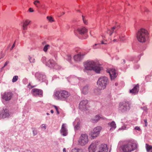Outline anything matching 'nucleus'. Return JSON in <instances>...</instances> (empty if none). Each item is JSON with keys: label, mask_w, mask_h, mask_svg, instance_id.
<instances>
[{"label": "nucleus", "mask_w": 152, "mask_h": 152, "mask_svg": "<svg viewBox=\"0 0 152 152\" xmlns=\"http://www.w3.org/2000/svg\"><path fill=\"white\" fill-rule=\"evenodd\" d=\"M137 148V144L134 140L129 141L121 146L124 152H131L136 150Z\"/></svg>", "instance_id": "1"}, {"label": "nucleus", "mask_w": 152, "mask_h": 152, "mask_svg": "<svg viewBox=\"0 0 152 152\" xmlns=\"http://www.w3.org/2000/svg\"><path fill=\"white\" fill-rule=\"evenodd\" d=\"M148 34V31L144 28L140 29L137 32L136 37L138 41L143 42L146 41Z\"/></svg>", "instance_id": "2"}, {"label": "nucleus", "mask_w": 152, "mask_h": 152, "mask_svg": "<svg viewBox=\"0 0 152 152\" xmlns=\"http://www.w3.org/2000/svg\"><path fill=\"white\" fill-rule=\"evenodd\" d=\"M54 95L57 99L63 101L66 100L70 95L69 93L65 90L57 91Z\"/></svg>", "instance_id": "3"}, {"label": "nucleus", "mask_w": 152, "mask_h": 152, "mask_svg": "<svg viewBox=\"0 0 152 152\" xmlns=\"http://www.w3.org/2000/svg\"><path fill=\"white\" fill-rule=\"evenodd\" d=\"M108 83V79L107 77L105 76L101 77L97 82L98 89L100 90L104 89Z\"/></svg>", "instance_id": "4"}, {"label": "nucleus", "mask_w": 152, "mask_h": 152, "mask_svg": "<svg viewBox=\"0 0 152 152\" xmlns=\"http://www.w3.org/2000/svg\"><path fill=\"white\" fill-rule=\"evenodd\" d=\"M131 103L127 101H124L119 104L118 109L122 113H125L129 110L130 108Z\"/></svg>", "instance_id": "5"}, {"label": "nucleus", "mask_w": 152, "mask_h": 152, "mask_svg": "<svg viewBox=\"0 0 152 152\" xmlns=\"http://www.w3.org/2000/svg\"><path fill=\"white\" fill-rule=\"evenodd\" d=\"M95 65H96V62H95L93 61H86L84 63V70H92Z\"/></svg>", "instance_id": "6"}, {"label": "nucleus", "mask_w": 152, "mask_h": 152, "mask_svg": "<svg viewBox=\"0 0 152 152\" xmlns=\"http://www.w3.org/2000/svg\"><path fill=\"white\" fill-rule=\"evenodd\" d=\"M88 142V137L86 134H82L78 140L80 145L84 146L87 144Z\"/></svg>", "instance_id": "7"}, {"label": "nucleus", "mask_w": 152, "mask_h": 152, "mask_svg": "<svg viewBox=\"0 0 152 152\" xmlns=\"http://www.w3.org/2000/svg\"><path fill=\"white\" fill-rule=\"evenodd\" d=\"M13 94L11 92H5L2 94V98L6 101L10 100L12 97Z\"/></svg>", "instance_id": "8"}, {"label": "nucleus", "mask_w": 152, "mask_h": 152, "mask_svg": "<svg viewBox=\"0 0 152 152\" xmlns=\"http://www.w3.org/2000/svg\"><path fill=\"white\" fill-rule=\"evenodd\" d=\"M88 101L84 100L81 101L79 104V108L82 111H86L88 109Z\"/></svg>", "instance_id": "9"}, {"label": "nucleus", "mask_w": 152, "mask_h": 152, "mask_svg": "<svg viewBox=\"0 0 152 152\" xmlns=\"http://www.w3.org/2000/svg\"><path fill=\"white\" fill-rule=\"evenodd\" d=\"M9 116V111L7 109L4 108L0 109V117L5 118Z\"/></svg>", "instance_id": "10"}, {"label": "nucleus", "mask_w": 152, "mask_h": 152, "mask_svg": "<svg viewBox=\"0 0 152 152\" xmlns=\"http://www.w3.org/2000/svg\"><path fill=\"white\" fill-rule=\"evenodd\" d=\"M107 71L109 74L112 80L114 79L117 76L115 69H108L107 70Z\"/></svg>", "instance_id": "11"}, {"label": "nucleus", "mask_w": 152, "mask_h": 152, "mask_svg": "<svg viewBox=\"0 0 152 152\" xmlns=\"http://www.w3.org/2000/svg\"><path fill=\"white\" fill-rule=\"evenodd\" d=\"M60 132L63 136H66L68 134V130L66 127V125L65 124H63L61 126Z\"/></svg>", "instance_id": "12"}, {"label": "nucleus", "mask_w": 152, "mask_h": 152, "mask_svg": "<svg viewBox=\"0 0 152 152\" xmlns=\"http://www.w3.org/2000/svg\"><path fill=\"white\" fill-rule=\"evenodd\" d=\"M77 32L81 35H84L88 32V29L84 26L78 28L77 29Z\"/></svg>", "instance_id": "13"}, {"label": "nucleus", "mask_w": 152, "mask_h": 152, "mask_svg": "<svg viewBox=\"0 0 152 152\" xmlns=\"http://www.w3.org/2000/svg\"><path fill=\"white\" fill-rule=\"evenodd\" d=\"M32 94L34 96H37V95L42 96L43 91L39 89L34 88L31 91Z\"/></svg>", "instance_id": "14"}, {"label": "nucleus", "mask_w": 152, "mask_h": 152, "mask_svg": "<svg viewBox=\"0 0 152 152\" xmlns=\"http://www.w3.org/2000/svg\"><path fill=\"white\" fill-rule=\"evenodd\" d=\"M98 144L96 142L92 143L88 148L89 152H94L96 150Z\"/></svg>", "instance_id": "15"}, {"label": "nucleus", "mask_w": 152, "mask_h": 152, "mask_svg": "<svg viewBox=\"0 0 152 152\" xmlns=\"http://www.w3.org/2000/svg\"><path fill=\"white\" fill-rule=\"evenodd\" d=\"M107 145L106 144H102L100 145L98 152H107Z\"/></svg>", "instance_id": "16"}, {"label": "nucleus", "mask_w": 152, "mask_h": 152, "mask_svg": "<svg viewBox=\"0 0 152 152\" xmlns=\"http://www.w3.org/2000/svg\"><path fill=\"white\" fill-rule=\"evenodd\" d=\"M139 91V85L138 84L136 85L133 88L130 90V92L131 93L135 94H137Z\"/></svg>", "instance_id": "17"}, {"label": "nucleus", "mask_w": 152, "mask_h": 152, "mask_svg": "<svg viewBox=\"0 0 152 152\" xmlns=\"http://www.w3.org/2000/svg\"><path fill=\"white\" fill-rule=\"evenodd\" d=\"M105 119V118L103 117L96 115L91 119V121L93 123H97L100 119L104 120Z\"/></svg>", "instance_id": "18"}, {"label": "nucleus", "mask_w": 152, "mask_h": 152, "mask_svg": "<svg viewBox=\"0 0 152 152\" xmlns=\"http://www.w3.org/2000/svg\"><path fill=\"white\" fill-rule=\"evenodd\" d=\"M56 64V63L52 59H50L46 63L47 66L50 67H54Z\"/></svg>", "instance_id": "19"}, {"label": "nucleus", "mask_w": 152, "mask_h": 152, "mask_svg": "<svg viewBox=\"0 0 152 152\" xmlns=\"http://www.w3.org/2000/svg\"><path fill=\"white\" fill-rule=\"evenodd\" d=\"M89 88L88 85L84 86L82 89V93L84 94H87L89 91Z\"/></svg>", "instance_id": "20"}, {"label": "nucleus", "mask_w": 152, "mask_h": 152, "mask_svg": "<svg viewBox=\"0 0 152 152\" xmlns=\"http://www.w3.org/2000/svg\"><path fill=\"white\" fill-rule=\"evenodd\" d=\"M84 55L83 54H78L74 56L75 60L76 61H81L83 58Z\"/></svg>", "instance_id": "21"}, {"label": "nucleus", "mask_w": 152, "mask_h": 152, "mask_svg": "<svg viewBox=\"0 0 152 152\" xmlns=\"http://www.w3.org/2000/svg\"><path fill=\"white\" fill-rule=\"evenodd\" d=\"M30 21L28 20H26L23 21V29L25 30L27 29V26L28 25Z\"/></svg>", "instance_id": "22"}, {"label": "nucleus", "mask_w": 152, "mask_h": 152, "mask_svg": "<svg viewBox=\"0 0 152 152\" xmlns=\"http://www.w3.org/2000/svg\"><path fill=\"white\" fill-rule=\"evenodd\" d=\"M35 76L36 77L39 81L42 80L45 78V76L39 73H37L36 74Z\"/></svg>", "instance_id": "23"}, {"label": "nucleus", "mask_w": 152, "mask_h": 152, "mask_svg": "<svg viewBox=\"0 0 152 152\" xmlns=\"http://www.w3.org/2000/svg\"><path fill=\"white\" fill-rule=\"evenodd\" d=\"M99 135L98 133L94 131V129L90 133V135L93 139L97 137Z\"/></svg>", "instance_id": "24"}, {"label": "nucleus", "mask_w": 152, "mask_h": 152, "mask_svg": "<svg viewBox=\"0 0 152 152\" xmlns=\"http://www.w3.org/2000/svg\"><path fill=\"white\" fill-rule=\"evenodd\" d=\"M97 64L96 63V65H95L94 66L92 70L95 71L97 73H99L101 70V68L99 66H97Z\"/></svg>", "instance_id": "25"}, {"label": "nucleus", "mask_w": 152, "mask_h": 152, "mask_svg": "<svg viewBox=\"0 0 152 152\" xmlns=\"http://www.w3.org/2000/svg\"><path fill=\"white\" fill-rule=\"evenodd\" d=\"M145 148L147 152H152V146L147 144H145Z\"/></svg>", "instance_id": "26"}, {"label": "nucleus", "mask_w": 152, "mask_h": 152, "mask_svg": "<svg viewBox=\"0 0 152 152\" xmlns=\"http://www.w3.org/2000/svg\"><path fill=\"white\" fill-rule=\"evenodd\" d=\"M108 125L111 127V128L110 129V130H111L112 129H115L116 127V124L114 121H112L111 123H109Z\"/></svg>", "instance_id": "27"}, {"label": "nucleus", "mask_w": 152, "mask_h": 152, "mask_svg": "<svg viewBox=\"0 0 152 152\" xmlns=\"http://www.w3.org/2000/svg\"><path fill=\"white\" fill-rule=\"evenodd\" d=\"M102 129V127L101 126H99L95 127L94 130V131H96L99 134L100 133Z\"/></svg>", "instance_id": "28"}, {"label": "nucleus", "mask_w": 152, "mask_h": 152, "mask_svg": "<svg viewBox=\"0 0 152 152\" xmlns=\"http://www.w3.org/2000/svg\"><path fill=\"white\" fill-rule=\"evenodd\" d=\"M81 125V122L80 121L77 122V124L75 126L74 128L75 130H78L80 128Z\"/></svg>", "instance_id": "29"}, {"label": "nucleus", "mask_w": 152, "mask_h": 152, "mask_svg": "<svg viewBox=\"0 0 152 152\" xmlns=\"http://www.w3.org/2000/svg\"><path fill=\"white\" fill-rule=\"evenodd\" d=\"M116 28L115 26H114L112 27V30H107V32L108 34H109L110 36H111L112 35L113 33L114 32V30Z\"/></svg>", "instance_id": "30"}, {"label": "nucleus", "mask_w": 152, "mask_h": 152, "mask_svg": "<svg viewBox=\"0 0 152 152\" xmlns=\"http://www.w3.org/2000/svg\"><path fill=\"white\" fill-rule=\"evenodd\" d=\"M28 59L30 63H34L35 62V58L30 56H28Z\"/></svg>", "instance_id": "31"}, {"label": "nucleus", "mask_w": 152, "mask_h": 152, "mask_svg": "<svg viewBox=\"0 0 152 152\" xmlns=\"http://www.w3.org/2000/svg\"><path fill=\"white\" fill-rule=\"evenodd\" d=\"M71 152H82V151L79 149L75 148L72 150Z\"/></svg>", "instance_id": "32"}, {"label": "nucleus", "mask_w": 152, "mask_h": 152, "mask_svg": "<svg viewBox=\"0 0 152 152\" xmlns=\"http://www.w3.org/2000/svg\"><path fill=\"white\" fill-rule=\"evenodd\" d=\"M33 3L37 7H38V4H40V1L38 0H36L34 1Z\"/></svg>", "instance_id": "33"}, {"label": "nucleus", "mask_w": 152, "mask_h": 152, "mask_svg": "<svg viewBox=\"0 0 152 152\" xmlns=\"http://www.w3.org/2000/svg\"><path fill=\"white\" fill-rule=\"evenodd\" d=\"M18 76H15L13 77L12 79V82H16L18 80Z\"/></svg>", "instance_id": "34"}, {"label": "nucleus", "mask_w": 152, "mask_h": 152, "mask_svg": "<svg viewBox=\"0 0 152 152\" xmlns=\"http://www.w3.org/2000/svg\"><path fill=\"white\" fill-rule=\"evenodd\" d=\"M50 46L48 45H45L43 48V50L45 52H46L47 51L48 48Z\"/></svg>", "instance_id": "35"}, {"label": "nucleus", "mask_w": 152, "mask_h": 152, "mask_svg": "<svg viewBox=\"0 0 152 152\" xmlns=\"http://www.w3.org/2000/svg\"><path fill=\"white\" fill-rule=\"evenodd\" d=\"M47 18L50 22H52L53 21V19L52 17L50 16H47Z\"/></svg>", "instance_id": "36"}, {"label": "nucleus", "mask_w": 152, "mask_h": 152, "mask_svg": "<svg viewBox=\"0 0 152 152\" xmlns=\"http://www.w3.org/2000/svg\"><path fill=\"white\" fill-rule=\"evenodd\" d=\"M46 125L45 124H43L41 125V128L42 130H45L46 129Z\"/></svg>", "instance_id": "37"}, {"label": "nucleus", "mask_w": 152, "mask_h": 152, "mask_svg": "<svg viewBox=\"0 0 152 152\" xmlns=\"http://www.w3.org/2000/svg\"><path fill=\"white\" fill-rule=\"evenodd\" d=\"M97 45L99 46L100 45V44L99 43V44H95L94 45H93L92 46L93 48L95 49H96L97 48H98L99 46H98L97 47H96V46H97Z\"/></svg>", "instance_id": "38"}, {"label": "nucleus", "mask_w": 152, "mask_h": 152, "mask_svg": "<svg viewBox=\"0 0 152 152\" xmlns=\"http://www.w3.org/2000/svg\"><path fill=\"white\" fill-rule=\"evenodd\" d=\"M126 126L125 125H124L121 127V128H120L119 129V130H125L126 129Z\"/></svg>", "instance_id": "39"}, {"label": "nucleus", "mask_w": 152, "mask_h": 152, "mask_svg": "<svg viewBox=\"0 0 152 152\" xmlns=\"http://www.w3.org/2000/svg\"><path fill=\"white\" fill-rule=\"evenodd\" d=\"M82 18H83V21L84 23L86 24H87V21L86 20L85 17L83 16H82Z\"/></svg>", "instance_id": "40"}, {"label": "nucleus", "mask_w": 152, "mask_h": 152, "mask_svg": "<svg viewBox=\"0 0 152 152\" xmlns=\"http://www.w3.org/2000/svg\"><path fill=\"white\" fill-rule=\"evenodd\" d=\"M54 107H55V109H56V111L57 112V113L58 114H59V112L58 111V107L56 106H54Z\"/></svg>", "instance_id": "41"}, {"label": "nucleus", "mask_w": 152, "mask_h": 152, "mask_svg": "<svg viewBox=\"0 0 152 152\" xmlns=\"http://www.w3.org/2000/svg\"><path fill=\"white\" fill-rule=\"evenodd\" d=\"M42 8L43 10H46L47 8V7H46L45 4L43 5L42 6Z\"/></svg>", "instance_id": "42"}, {"label": "nucleus", "mask_w": 152, "mask_h": 152, "mask_svg": "<svg viewBox=\"0 0 152 152\" xmlns=\"http://www.w3.org/2000/svg\"><path fill=\"white\" fill-rule=\"evenodd\" d=\"M144 122L145 123V127L147 126V125H148V123H147V119H144Z\"/></svg>", "instance_id": "43"}, {"label": "nucleus", "mask_w": 152, "mask_h": 152, "mask_svg": "<svg viewBox=\"0 0 152 152\" xmlns=\"http://www.w3.org/2000/svg\"><path fill=\"white\" fill-rule=\"evenodd\" d=\"M134 129H135V130H138L139 131H140L141 130V129L140 128V127H139V126H136L135 127Z\"/></svg>", "instance_id": "44"}, {"label": "nucleus", "mask_w": 152, "mask_h": 152, "mask_svg": "<svg viewBox=\"0 0 152 152\" xmlns=\"http://www.w3.org/2000/svg\"><path fill=\"white\" fill-rule=\"evenodd\" d=\"M9 63V61H7L4 64V66L2 67V68L6 66L7 64Z\"/></svg>", "instance_id": "45"}, {"label": "nucleus", "mask_w": 152, "mask_h": 152, "mask_svg": "<svg viewBox=\"0 0 152 152\" xmlns=\"http://www.w3.org/2000/svg\"><path fill=\"white\" fill-rule=\"evenodd\" d=\"M29 10L30 12H33L34 11V10L31 8H29Z\"/></svg>", "instance_id": "46"}, {"label": "nucleus", "mask_w": 152, "mask_h": 152, "mask_svg": "<svg viewBox=\"0 0 152 152\" xmlns=\"http://www.w3.org/2000/svg\"><path fill=\"white\" fill-rule=\"evenodd\" d=\"M15 42L13 44V45H12V47L11 48V50H12V49H13V48H14V47H15Z\"/></svg>", "instance_id": "47"}, {"label": "nucleus", "mask_w": 152, "mask_h": 152, "mask_svg": "<svg viewBox=\"0 0 152 152\" xmlns=\"http://www.w3.org/2000/svg\"><path fill=\"white\" fill-rule=\"evenodd\" d=\"M33 134H34V135H35L37 134V132L36 131H33Z\"/></svg>", "instance_id": "48"}, {"label": "nucleus", "mask_w": 152, "mask_h": 152, "mask_svg": "<svg viewBox=\"0 0 152 152\" xmlns=\"http://www.w3.org/2000/svg\"><path fill=\"white\" fill-rule=\"evenodd\" d=\"M71 59V57L70 56H68V60L69 61H70Z\"/></svg>", "instance_id": "49"}, {"label": "nucleus", "mask_w": 152, "mask_h": 152, "mask_svg": "<svg viewBox=\"0 0 152 152\" xmlns=\"http://www.w3.org/2000/svg\"><path fill=\"white\" fill-rule=\"evenodd\" d=\"M124 36H121L119 37V38L120 39H122L123 40V39L124 38Z\"/></svg>", "instance_id": "50"}, {"label": "nucleus", "mask_w": 152, "mask_h": 152, "mask_svg": "<svg viewBox=\"0 0 152 152\" xmlns=\"http://www.w3.org/2000/svg\"><path fill=\"white\" fill-rule=\"evenodd\" d=\"M144 9L145 11V12H147L148 11V10L146 8H144Z\"/></svg>", "instance_id": "51"}, {"label": "nucleus", "mask_w": 152, "mask_h": 152, "mask_svg": "<svg viewBox=\"0 0 152 152\" xmlns=\"http://www.w3.org/2000/svg\"><path fill=\"white\" fill-rule=\"evenodd\" d=\"M63 152H66V149L65 148H64L63 150Z\"/></svg>", "instance_id": "52"}, {"label": "nucleus", "mask_w": 152, "mask_h": 152, "mask_svg": "<svg viewBox=\"0 0 152 152\" xmlns=\"http://www.w3.org/2000/svg\"><path fill=\"white\" fill-rule=\"evenodd\" d=\"M53 110H50V112L51 113H53Z\"/></svg>", "instance_id": "53"}, {"label": "nucleus", "mask_w": 152, "mask_h": 152, "mask_svg": "<svg viewBox=\"0 0 152 152\" xmlns=\"http://www.w3.org/2000/svg\"><path fill=\"white\" fill-rule=\"evenodd\" d=\"M113 42H116V41H117V40L116 39H114L113 40Z\"/></svg>", "instance_id": "54"}, {"label": "nucleus", "mask_w": 152, "mask_h": 152, "mask_svg": "<svg viewBox=\"0 0 152 152\" xmlns=\"http://www.w3.org/2000/svg\"><path fill=\"white\" fill-rule=\"evenodd\" d=\"M96 90H94V92L96 94H98V93L96 92Z\"/></svg>", "instance_id": "55"}, {"label": "nucleus", "mask_w": 152, "mask_h": 152, "mask_svg": "<svg viewBox=\"0 0 152 152\" xmlns=\"http://www.w3.org/2000/svg\"><path fill=\"white\" fill-rule=\"evenodd\" d=\"M115 26L116 27L115 29L116 28H119V26Z\"/></svg>", "instance_id": "56"}, {"label": "nucleus", "mask_w": 152, "mask_h": 152, "mask_svg": "<svg viewBox=\"0 0 152 152\" xmlns=\"http://www.w3.org/2000/svg\"><path fill=\"white\" fill-rule=\"evenodd\" d=\"M102 44H106V43H104L103 41H102Z\"/></svg>", "instance_id": "57"}, {"label": "nucleus", "mask_w": 152, "mask_h": 152, "mask_svg": "<svg viewBox=\"0 0 152 152\" xmlns=\"http://www.w3.org/2000/svg\"><path fill=\"white\" fill-rule=\"evenodd\" d=\"M47 115H49V114L48 113H47Z\"/></svg>", "instance_id": "58"}, {"label": "nucleus", "mask_w": 152, "mask_h": 152, "mask_svg": "<svg viewBox=\"0 0 152 152\" xmlns=\"http://www.w3.org/2000/svg\"><path fill=\"white\" fill-rule=\"evenodd\" d=\"M141 11H142V8H141Z\"/></svg>", "instance_id": "59"}, {"label": "nucleus", "mask_w": 152, "mask_h": 152, "mask_svg": "<svg viewBox=\"0 0 152 152\" xmlns=\"http://www.w3.org/2000/svg\"><path fill=\"white\" fill-rule=\"evenodd\" d=\"M33 87H34V86H31V88H33Z\"/></svg>", "instance_id": "60"}]
</instances>
